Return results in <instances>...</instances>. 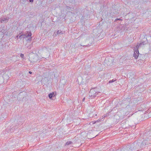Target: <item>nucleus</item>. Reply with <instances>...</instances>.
I'll return each mask as SVG.
<instances>
[{
    "label": "nucleus",
    "instance_id": "obj_1",
    "mask_svg": "<svg viewBox=\"0 0 151 151\" xmlns=\"http://www.w3.org/2000/svg\"><path fill=\"white\" fill-rule=\"evenodd\" d=\"M144 44L143 42L141 43L138 46L137 45L136 46L135 48L134 49V57L135 59H137L139 55V52L138 50V48L142 47V45H144Z\"/></svg>",
    "mask_w": 151,
    "mask_h": 151
},
{
    "label": "nucleus",
    "instance_id": "obj_2",
    "mask_svg": "<svg viewBox=\"0 0 151 151\" xmlns=\"http://www.w3.org/2000/svg\"><path fill=\"white\" fill-rule=\"evenodd\" d=\"M38 59L37 55L34 53H30L29 56V60L31 62H35Z\"/></svg>",
    "mask_w": 151,
    "mask_h": 151
},
{
    "label": "nucleus",
    "instance_id": "obj_3",
    "mask_svg": "<svg viewBox=\"0 0 151 151\" xmlns=\"http://www.w3.org/2000/svg\"><path fill=\"white\" fill-rule=\"evenodd\" d=\"M98 93H100V92H99L98 93V92L96 91L94 89H92L90 90L89 95L90 97L93 98L96 96Z\"/></svg>",
    "mask_w": 151,
    "mask_h": 151
},
{
    "label": "nucleus",
    "instance_id": "obj_4",
    "mask_svg": "<svg viewBox=\"0 0 151 151\" xmlns=\"http://www.w3.org/2000/svg\"><path fill=\"white\" fill-rule=\"evenodd\" d=\"M105 63L107 64L108 65H110L113 63L112 58H107L105 60Z\"/></svg>",
    "mask_w": 151,
    "mask_h": 151
},
{
    "label": "nucleus",
    "instance_id": "obj_5",
    "mask_svg": "<svg viewBox=\"0 0 151 151\" xmlns=\"http://www.w3.org/2000/svg\"><path fill=\"white\" fill-rule=\"evenodd\" d=\"M31 33L30 32H27V37H26L27 38V40H30L31 39Z\"/></svg>",
    "mask_w": 151,
    "mask_h": 151
},
{
    "label": "nucleus",
    "instance_id": "obj_6",
    "mask_svg": "<svg viewBox=\"0 0 151 151\" xmlns=\"http://www.w3.org/2000/svg\"><path fill=\"white\" fill-rule=\"evenodd\" d=\"M9 19V17H1V23H3L4 21H7Z\"/></svg>",
    "mask_w": 151,
    "mask_h": 151
},
{
    "label": "nucleus",
    "instance_id": "obj_7",
    "mask_svg": "<svg viewBox=\"0 0 151 151\" xmlns=\"http://www.w3.org/2000/svg\"><path fill=\"white\" fill-rule=\"evenodd\" d=\"M56 95V93L55 92H52L51 93L48 95V96L49 98L50 99H51L52 97H55Z\"/></svg>",
    "mask_w": 151,
    "mask_h": 151
},
{
    "label": "nucleus",
    "instance_id": "obj_8",
    "mask_svg": "<svg viewBox=\"0 0 151 151\" xmlns=\"http://www.w3.org/2000/svg\"><path fill=\"white\" fill-rule=\"evenodd\" d=\"M48 81V79L47 78L45 77L42 78L41 80V82L44 84H45Z\"/></svg>",
    "mask_w": 151,
    "mask_h": 151
},
{
    "label": "nucleus",
    "instance_id": "obj_9",
    "mask_svg": "<svg viewBox=\"0 0 151 151\" xmlns=\"http://www.w3.org/2000/svg\"><path fill=\"white\" fill-rule=\"evenodd\" d=\"M150 144V143L148 142H147V140H145L142 143V145L145 146L146 145H147Z\"/></svg>",
    "mask_w": 151,
    "mask_h": 151
},
{
    "label": "nucleus",
    "instance_id": "obj_10",
    "mask_svg": "<svg viewBox=\"0 0 151 151\" xmlns=\"http://www.w3.org/2000/svg\"><path fill=\"white\" fill-rule=\"evenodd\" d=\"M23 35V37L24 38H26V37H27V33H26L25 34H22Z\"/></svg>",
    "mask_w": 151,
    "mask_h": 151
},
{
    "label": "nucleus",
    "instance_id": "obj_11",
    "mask_svg": "<svg viewBox=\"0 0 151 151\" xmlns=\"http://www.w3.org/2000/svg\"><path fill=\"white\" fill-rule=\"evenodd\" d=\"M72 143V142L71 141H68L66 143V145H68Z\"/></svg>",
    "mask_w": 151,
    "mask_h": 151
},
{
    "label": "nucleus",
    "instance_id": "obj_12",
    "mask_svg": "<svg viewBox=\"0 0 151 151\" xmlns=\"http://www.w3.org/2000/svg\"><path fill=\"white\" fill-rule=\"evenodd\" d=\"M62 32V31L61 30H58L57 31L56 33L57 34H60Z\"/></svg>",
    "mask_w": 151,
    "mask_h": 151
},
{
    "label": "nucleus",
    "instance_id": "obj_13",
    "mask_svg": "<svg viewBox=\"0 0 151 151\" xmlns=\"http://www.w3.org/2000/svg\"><path fill=\"white\" fill-rule=\"evenodd\" d=\"M120 20V21H122V19H121L120 18H117V19H116L115 20L114 22H116V21L117 20Z\"/></svg>",
    "mask_w": 151,
    "mask_h": 151
},
{
    "label": "nucleus",
    "instance_id": "obj_14",
    "mask_svg": "<svg viewBox=\"0 0 151 151\" xmlns=\"http://www.w3.org/2000/svg\"><path fill=\"white\" fill-rule=\"evenodd\" d=\"M20 56L22 58H24V54H21L20 55Z\"/></svg>",
    "mask_w": 151,
    "mask_h": 151
},
{
    "label": "nucleus",
    "instance_id": "obj_15",
    "mask_svg": "<svg viewBox=\"0 0 151 151\" xmlns=\"http://www.w3.org/2000/svg\"><path fill=\"white\" fill-rule=\"evenodd\" d=\"M23 35L22 34L21 35H20L19 37V38L20 39H22V38H23Z\"/></svg>",
    "mask_w": 151,
    "mask_h": 151
},
{
    "label": "nucleus",
    "instance_id": "obj_16",
    "mask_svg": "<svg viewBox=\"0 0 151 151\" xmlns=\"http://www.w3.org/2000/svg\"><path fill=\"white\" fill-rule=\"evenodd\" d=\"M115 81V80H114V79H113V80H112L111 81H110L109 82V83H112V82H114Z\"/></svg>",
    "mask_w": 151,
    "mask_h": 151
},
{
    "label": "nucleus",
    "instance_id": "obj_17",
    "mask_svg": "<svg viewBox=\"0 0 151 151\" xmlns=\"http://www.w3.org/2000/svg\"><path fill=\"white\" fill-rule=\"evenodd\" d=\"M101 120H100V119H98V120H97V121H95V122H94L93 123V124H95L97 122H99V121H101Z\"/></svg>",
    "mask_w": 151,
    "mask_h": 151
},
{
    "label": "nucleus",
    "instance_id": "obj_18",
    "mask_svg": "<svg viewBox=\"0 0 151 151\" xmlns=\"http://www.w3.org/2000/svg\"><path fill=\"white\" fill-rule=\"evenodd\" d=\"M29 1L30 2H33V0H29Z\"/></svg>",
    "mask_w": 151,
    "mask_h": 151
},
{
    "label": "nucleus",
    "instance_id": "obj_19",
    "mask_svg": "<svg viewBox=\"0 0 151 151\" xmlns=\"http://www.w3.org/2000/svg\"><path fill=\"white\" fill-rule=\"evenodd\" d=\"M29 73L30 74H32V72L30 71H29Z\"/></svg>",
    "mask_w": 151,
    "mask_h": 151
},
{
    "label": "nucleus",
    "instance_id": "obj_20",
    "mask_svg": "<svg viewBox=\"0 0 151 151\" xmlns=\"http://www.w3.org/2000/svg\"><path fill=\"white\" fill-rule=\"evenodd\" d=\"M19 35H18V36H17V39H18V38H19Z\"/></svg>",
    "mask_w": 151,
    "mask_h": 151
},
{
    "label": "nucleus",
    "instance_id": "obj_21",
    "mask_svg": "<svg viewBox=\"0 0 151 151\" xmlns=\"http://www.w3.org/2000/svg\"><path fill=\"white\" fill-rule=\"evenodd\" d=\"M84 100H85V98H84L83 99V100H82V101H84Z\"/></svg>",
    "mask_w": 151,
    "mask_h": 151
},
{
    "label": "nucleus",
    "instance_id": "obj_22",
    "mask_svg": "<svg viewBox=\"0 0 151 151\" xmlns=\"http://www.w3.org/2000/svg\"><path fill=\"white\" fill-rule=\"evenodd\" d=\"M80 46H86L85 45H80Z\"/></svg>",
    "mask_w": 151,
    "mask_h": 151
},
{
    "label": "nucleus",
    "instance_id": "obj_23",
    "mask_svg": "<svg viewBox=\"0 0 151 151\" xmlns=\"http://www.w3.org/2000/svg\"><path fill=\"white\" fill-rule=\"evenodd\" d=\"M51 1H53L54 0H50Z\"/></svg>",
    "mask_w": 151,
    "mask_h": 151
},
{
    "label": "nucleus",
    "instance_id": "obj_24",
    "mask_svg": "<svg viewBox=\"0 0 151 151\" xmlns=\"http://www.w3.org/2000/svg\"><path fill=\"white\" fill-rule=\"evenodd\" d=\"M106 117V116H104V117Z\"/></svg>",
    "mask_w": 151,
    "mask_h": 151
}]
</instances>
